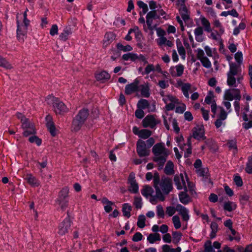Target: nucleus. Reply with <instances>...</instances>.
Here are the masks:
<instances>
[{
    "label": "nucleus",
    "instance_id": "nucleus-1",
    "mask_svg": "<svg viewBox=\"0 0 252 252\" xmlns=\"http://www.w3.org/2000/svg\"><path fill=\"white\" fill-rule=\"evenodd\" d=\"M153 186L156 190V196L161 201L165 200L164 195L168 194L173 189L172 180L165 176L160 179L157 172L154 174Z\"/></svg>",
    "mask_w": 252,
    "mask_h": 252
},
{
    "label": "nucleus",
    "instance_id": "nucleus-2",
    "mask_svg": "<svg viewBox=\"0 0 252 252\" xmlns=\"http://www.w3.org/2000/svg\"><path fill=\"white\" fill-rule=\"evenodd\" d=\"M152 152L155 156L153 160L158 163L160 169L162 168L170 154L169 150L163 143H158L153 146Z\"/></svg>",
    "mask_w": 252,
    "mask_h": 252
},
{
    "label": "nucleus",
    "instance_id": "nucleus-3",
    "mask_svg": "<svg viewBox=\"0 0 252 252\" xmlns=\"http://www.w3.org/2000/svg\"><path fill=\"white\" fill-rule=\"evenodd\" d=\"M89 114L87 109L80 110L72 121L71 130L75 132L79 130L86 121Z\"/></svg>",
    "mask_w": 252,
    "mask_h": 252
},
{
    "label": "nucleus",
    "instance_id": "nucleus-4",
    "mask_svg": "<svg viewBox=\"0 0 252 252\" xmlns=\"http://www.w3.org/2000/svg\"><path fill=\"white\" fill-rule=\"evenodd\" d=\"M48 104H52L54 112L56 114H63L68 112V109L65 105L58 98L52 95H49L46 98Z\"/></svg>",
    "mask_w": 252,
    "mask_h": 252
},
{
    "label": "nucleus",
    "instance_id": "nucleus-5",
    "mask_svg": "<svg viewBox=\"0 0 252 252\" xmlns=\"http://www.w3.org/2000/svg\"><path fill=\"white\" fill-rule=\"evenodd\" d=\"M17 118L20 120L22 124V127L25 129L23 132V135L27 137L31 134H34L36 133L34 124L26 118L21 113L17 114Z\"/></svg>",
    "mask_w": 252,
    "mask_h": 252
},
{
    "label": "nucleus",
    "instance_id": "nucleus-6",
    "mask_svg": "<svg viewBox=\"0 0 252 252\" xmlns=\"http://www.w3.org/2000/svg\"><path fill=\"white\" fill-rule=\"evenodd\" d=\"M69 189L68 187H64L59 192L56 202L60 206L61 209L64 211L68 205V193Z\"/></svg>",
    "mask_w": 252,
    "mask_h": 252
},
{
    "label": "nucleus",
    "instance_id": "nucleus-7",
    "mask_svg": "<svg viewBox=\"0 0 252 252\" xmlns=\"http://www.w3.org/2000/svg\"><path fill=\"white\" fill-rule=\"evenodd\" d=\"M241 95L240 91L238 89H230L226 90L224 94V99L228 101H232L233 99L240 100Z\"/></svg>",
    "mask_w": 252,
    "mask_h": 252
},
{
    "label": "nucleus",
    "instance_id": "nucleus-8",
    "mask_svg": "<svg viewBox=\"0 0 252 252\" xmlns=\"http://www.w3.org/2000/svg\"><path fill=\"white\" fill-rule=\"evenodd\" d=\"M136 152L140 157H145L150 155V151L145 141L139 139L136 143Z\"/></svg>",
    "mask_w": 252,
    "mask_h": 252
},
{
    "label": "nucleus",
    "instance_id": "nucleus-9",
    "mask_svg": "<svg viewBox=\"0 0 252 252\" xmlns=\"http://www.w3.org/2000/svg\"><path fill=\"white\" fill-rule=\"evenodd\" d=\"M71 222L69 217L66 218L58 227V234L60 235H64L68 233L71 226Z\"/></svg>",
    "mask_w": 252,
    "mask_h": 252
},
{
    "label": "nucleus",
    "instance_id": "nucleus-10",
    "mask_svg": "<svg viewBox=\"0 0 252 252\" xmlns=\"http://www.w3.org/2000/svg\"><path fill=\"white\" fill-rule=\"evenodd\" d=\"M140 81L138 78H136L133 82L127 84L125 87V94L127 95H130L139 91Z\"/></svg>",
    "mask_w": 252,
    "mask_h": 252
},
{
    "label": "nucleus",
    "instance_id": "nucleus-11",
    "mask_svg": "<svg viewBox=\"0 0 252 252\" xmlns=\"http://www.w3.org/2000/svg\"><path fill=\"white\" fill-rule=\"evenodd\" d=\"M158 123L153 115H147L142 121V126L144 127L154 128Z\"/></svg>",
    "mask_w": 252,
    "mask_h": 252
},
{
    "label": "nucleus",
    "instance_id": "nucleus-12",
    "mask_svg": "<svg viewBox=\"0 0 252 252\" xmlns=\"http://www.w3.org/2000/svg\"><path fill=\"white\" fill-rule=\"evenodd\" d=\"M175 184L177 186L178 189H184V190L188 191L187 187L186 186V182L182 174L179 175H176L174 178Z\"/></svg>",
    "mask_w": 252,
    "mask_h": 252
},
{
    "label": "nucleus",
    "instance_id": "nucleus-13",
    "mask_svg": "<svg viewBox=\"0 0 252 252\" xmlns=\"http://www.w3.org/2000/svg\"><path fill=\"white\" fill-rule=\"evenodd\" d=\"M177 212L182 218L184 221H188L189 219V211L186 207L180 204H177Z\"/></svg>",
    "mask_w": 252,
    "mask_h": 252
},
{
    "label": "nucleus",
    "instance_id": "nucleus-14",
    "mask_svg": "<svg viewBox=\"0 0 252 252\" xmlns=\"http://www.w3.org/2000/svg\"><path fill=\"white\" fill-rule=\"evenodd\" d=\"M130 186L128 190L133 193H136L138 191V185L134 179V177L130 174L128 178Z\"/></svg>",
    "mask_w": 252,
    "mask_h": 252
},
{
    "label": "nucleus",
    "instance_id": "nucleus-15",
    "mask_svg": "<svg viewBox=\"0 0 252 252\" xmlns=\"http://www.w3.org/2000/svg\"><path fill=\"white\" fill-rule=\"evenodd\" d=\"M46 121L47 127L49 130L51 135L53 136L56 135V127L55 125L52 121V117L50 115H47L46 117Z\"/></svg>",
    "mask_w": 252,
    "mask_h": 252
},
{
    "label": "nucleus",
    "instance_id": "nucleus-16",
    "mask_svg": "<svg viewBox=\"0 0 252 252\" xmlns=\"http://www.w3.org/2000/svg\"><path fill=\"white\" fill-rule=\"evenodd\" d=\"M142 96L148 98L150 95V87L148 83L139 84V91Z\"/></svg>",
    "mask_w": 252,
    "mask_h": 252
},
{
    "label": "nucleus",
    "instance_id": "nucleus-17",
    "mask_svg": "<svg viewBox=\"0 0 252 252\" xmlns=\"http://www.w3.org/2000/svg\"><path fill=\"white\" fill-rule=\"evenodd\" d=\"M176 69V72H175L172 68H171L170 69V72L171 75L173 77H180L182 75L184 70V66L183 65L180 64L176 65L175 67Z\"/></svg>",
    "mask_w": 252,
    "mask_h": 252
},
{
    "label": "nucleus",
    "instance_id": "nucleus-18",
    "mask_svg": "<svg viewBox=\"0 0 252 252\" xmlns=\"http://www.w3.org/2000/svg\"><path fill=\"white\" fill-rule=\"evenodd\" d=\"M178 84L181 86L182 92L186 98H189V91L191 89V85L189 83H183L181 81H178Z\"/></svg>",
    "mask_w": 252,
    "mask_h": 252
},
{
    "label": "nucleus",
    "instance_id": "nucleus-19",
    "mask_svg": "<svg viewBox=\"0 0 252 252\" xmlns=\"http://www.w3.org/2000/svg\"><path fill=\"white\" fill-rule=\"evenodd\" d=\"M97 80L104 82L110 78V75L105 71H102L95 74Z\"/></svg>",
    "mask_w": 252,
    "mask_h": 252
},
{
    "label": "nucleus",
    "instance_id": "nucleus-20",
    "mask_svg": "<svg viewBox=\"0 0 252 252\" xmlns=\"http://www.w3.org/2000/svg\"><path fill=\"white\" fill-rule=\"evenodd\" d=\"M187 191H181L179 194L180 201L184 205H187L191 202V198L187 193Z\"/></svg>",
    "mask_w": 252,
    "mask_h": 252
},
{
    "label": "nucleus",
    "instance_id": "nucleus-21",
    "mask_svg": "<svg viewBox=\"0 0 252 252\" xmlns=\"http://www.w3.org/2000/svg\"><path fill=\"white\" fill-rule=\"evenodd\" d=\"M193 137L197 140L205 139L204 131L201 127L195 128L193 132Z\"/></svg>",
    "mask_w": 252,
    "mask_h": 252
},
{
    "label": "nucleus",
    "instance_id": "nucleus-22",
    "mask_svg": "<svg viewBox=\"0 0 252 252\" xmlns=\"http://www.w3.org/2000/svg\"><path fill=\"white\" fill-rule=\"evenodd\" d=\"M101 202L105 205L104 208L106 213H109L112 211L113 209L112 206L114 205V202L109 201L106 197H103L101 199Z\"/></svg>",
    "mask_w": 252,
    "mask_h": 252
},
{
    "label": "nucleus",
    "instance_id": "nucleus-23",
    "mask_svg": "<svg viewBox=\"0 0 252 252\" xmlns=\"http://www.w3.org/2000/svg\"><path fill=\"white\" fill-rule=\"evenodd\" d=\"M26 179L28 183L32 187H36L40 185L39 181L31 174L27 175Z\"/></svg>",
    "mask_w": 252,
    "mask_h": 252
},
{
    "label": "nucleus",
    "instance_id": "nucleus-24",
    "mask_svg": "<svg viewBox=\"0 0 252 252\" xmlns=\"http://www.w3.org/2000/svg\"><path fill=\"white\" fill-rule=\"evenodd\" d=\"M179 10L182 18L185 22H187L189 19V12L187 7H180Z\"/></svg>",
    "mask_w": 252,
    "mask_h": 252
},
{
    "label": "nucleus",
    "instance_id": "nucleus-25",
    "mask_svg": "<svg viewBox=\"0 0 252 252\" xmlns=\"http://www.w3.org/2000/svg\"><path fill=\"white\" fill-rule=\"evenodd\" d=\"M203 29L201 27H198L194 30L195 39L197 42H201L203 41Z\"/></svg>",
    "mask_w": 252,
    "mask_h": 252
},
{
    "label": "nucleus",
    "instance_id": "nucleus-26",
    "mask_svg": "<svg viewBox=\"0 0 252 252\" xmlns=\"http://www.w3.org/2000/svg\"><path fill=\"white\" fill-rule=\"evenodd\" d=\"M141 194L146 197L152 196L154 192L153 188L149 186H144L143 188L141 190Z\"/></svg>",
    "mask_w": 252,
    "mask_h": 252
},
{
    "label": "nucleus",
    "instance_id": "nucleus-27",
    "mask_svg": "<svg viewBox=\"0 0 252 252\" xmlns=\"http://www.w3.org/2000/svg\"><path fill=\"white\" fill-rule=\"evenodd\" d=\"M132 210L131 206L128 203H125L122 206V212L124 216L129 218L130 216V212Z\"/></svg>",
    "mask_w": 252,
    "mask_h": 252
},
{
    "label": "nucleus",
    "instance_id": "nucleus-28",
    "mask_svg": "<svg viewBox=\"0 0 252 252\" xmlns=\"http://www.w3.org/2000/svg\"><path fill=\"white\" fill-rule=\"evenodd\" d=\"M115 34L112 32H107L105 33L104 39V44L107 45L115 39Z\"/></svg>",
    "mask_w": 252,
    "mask_h": 252
},
{
    "label": "nucleus",
    "instance_id": "nucleus-29",
    "mask_svg": "<svg viewBox=\"0 0 252 252\" xmlns=\"http://www.w3.org/2000/svg\"><path fill=\"white\" fill-rule=\"evenodd\" d=\"M164 172L166 175H172L174 173V164L171 161H168L165 167Z\"/></svg>",
    "mask_w": 252,
    "mask_h": 252
},
{
    "label": "nucleus",
    "instance_id": "nucleus-30",
    "mask_svg": "<svg viewBox=\"0 0 252 252\" xmlns=\"http://www.w3.org/2000/svg\"><path fill=\"white\" fill-rule=\"evenodd\" d=\"M71 34V31L70 29L66 28L60 34L59 38L61 40L65 41L68 39V36Z\"/></svg>",
    "mask_w": 252,
    "mask_h": 252
},
{
    "label": "nucleus",
    "instance_id": "nucleus-31",
    "mask_svg": "<svg viewBox=\"0 0 252 252\" xmlns=\"http://www.w3.org/2000/svg\"><path fill=\"white\" fill-rule=\"evenodd\" d=\"M160 236L158 233H151L147 237V240L151 244H153L157 241H160Z\"/></svg>",
    "mask_w": 252,
    "mask_h": 252
},
{
    "label": "nucleus",
    "instance_id": "nucleus-32",
    "mask_svg": "<svg viewBox=\"0 0 252 252\" xmlns=\"http://www.w3.org/2000/svg\"><path fill=\"white\" fill-rule=\"evenodd\" d=\"M162 100L166 104H167L168 102L177 104L179 103V100L175 96L171 94L165 96L163 98Z\"/></svg>",
    "mask_w": 252,
    "mask_h": 252
},
{
    "label": "nucleus",
    "instance_id": "nucleus-33",
    "mask_svg": "<svg viewBox=\"0 0 252 252\" xmlns=\"http://www.w3.org/2000/svg\"><path fill=\"white\" fill-rule=\"evenodd\" d=\"M210 227L211 229V232L210 234V238L211 239H213L216 236V233L218 230V225L215 222H212Z\"/></svg>",
    "mask_w": 252,
    "mask_h": 252
},
{
    "label": "nucleus",
    "instance_id": "nucleus-34",
    "mask_svg": "<svg viewBox=\"0 0 252 252\" xmlns=\"http://www.w3.org/2000/svg\"><path fill=\"white\" fill-rule=\"evenodd\" d=\"M236 208V205L233 202L227 201L224 203L223 209L228 212H231Z\"/></svg>",
    "mask_w": 252,
    "mask_h": 252
},
{
    "label": "nucleus",
    "instance_id": "nucleus-35",
    "mask_svg": "<svg viewBox=\"0 0 252 252\" xmlns=\"http://www.w3.org/2000/svg\"><path fill=\"white\" fill-rule=\"evenodd\" d=\"M136 54L133 53H128L125 54L122 56V59L124 61H131L132 62H136Z\"/></svg>",
    "mask_w": 252,
    "mask_h": 252
},
{
    "label": "nucleus",
    "instance_id": "nucleus-36",
    "mask_svg": "<svg viewBox=\"0 0 252 252\" xmlns=\"http://www.w3.org/2000/svg\"><path fill=\"white\" fill-rule=\"evenodd\" d=\"M149 106V102L147 100L145 99H141L139 100L137 104V107L140 109H144L148 108Z\"/></svg>",
    "mask_w": 252,
    "mask_h": 252
},
{
    "label": "nucleus",
    "instance_id": "nucleus-37",
    "mask_svg": "<svg viewBox=\"0 0 252 252\" xmlns=\"http://www.w3.org/2000/svg\"><path fill=\"white\" fill-rule=\"evenodd\" d=\"M152 135V131L147 129L140 130V133L139 137L143 139H146L150 137Z\"/></svg>",
    "mask_w": 252,
    "mask_h": 252
},
{
    "label": "nucleus",
    "instance_id": "nucleus-38",
    "mask_svg": "<svg viewBox=\"0 0 252 252\" xmlns=\"http://www.w3.org/2000/svg\"><path fill=\"white\" fill-rule=\"evenodd\" d=\"M201 21L202 25L204 27L205 31L208 32H211V28L209 21L205 18H202Z\"/></svg>",
    "mask_w": 252,
    "mask_h": 252
},
{
    "label": "nucleus",
    "instance_id": "nucleus-39",
    "mask_svg": "<svg viewBox=\"0 0 252 252\" xmlns=\"http://www.w3.org/2000/svg\"><path fill=\"white\" fill-rule=\"evenodd\" d=\"M117 47L119 50H121L124 52H129L132 50V48L130 45H126L124 46L120 43L117 44Z\"/></svg>",
    "mask_w": 252,
    "mask_h": 252
},
{
    "label": "nucleus",
    "instance_id": "nucleus-40",
    "mask_svg": "<svg viewBox=\"0 0 252 252\" xmlns=\"http://www.w3.org/2000/svg\"><path fill=\"white\" fill-rule=\"evenodd\" d=\"M145 217L144 215H140L138 218L137 225L140 228H143L145 226Z\"/></svg>",
    "mask_w": 252,
    "mask_h": 252
},
{
    "label": "nucleus",
    "instance_id": "nucleus-41",
    "mask_svg": "<svg viewBox=\"0 0 252 252\" xmlns=\"http://www.w3.org/2000/svg\"><path fill=\"white\" fill-rule=\"evenodd\" d=\"M0 66L6 69H10L11 68V64L1 56H0Z\"/></svg>",
    "mask_w": 252,
    "mask_h": 252
},
{
    "label": "nucleus",
    "instance_id": "nucleus-42",
    "mask_svg": "<svg viewBox=\"0 0 252 252\" xmlns=\"http://www.w3.org/2000/svg\"><path fill=\"white\" fill-rule=\"evenodd\" d=\"M172 221L176 229H178L181 227V221L178 216H174L172 218Z\"/></svg>",
    "mask_w": 252,
    "mask_h": 252
},
{
    "label": "nucleus",
    "instance_id": "nucleus-43",
    "mask_svg": "<svg viewBox=\"0 0 252 252\" xmlns=\"http://www.w3.org/2000/svg\"><path fill=\"white\" fill-rule=\"evenodd\" d=\"M177 211V205L176 207L168 206L166 208V214L169 217L172 216Z\"/></svg>",
    "mask_w": 252,
    "mask_h": 252
},
{
    "label": "nucleus",
    "instance_id": "nucleus-44",
    "mask_svg": "<svg viewBox=\"0 0 252 252\" xmlns=\"http://www.w3.org/2000/svg\"><path fill=\"white\" fill-rule=\"evenodd\" d=\"M177 49L179 55L183 59L185 60L186 58V51L181 42L179 44H177Z\"/></svg>",
    "mask_w": 252,
    "mask_h": 252
},
{
    "label": "nucleus",
    "instance_id": "nucleus-45",
    "mask_svg": "<svg viewBox=\"0 0 252 252\" xmlns=\"http://www.w3.org/2000/svg\"><path fill=\"white\" fill-rule=\"evenodd\" d=\"M173 243L177 244L180 241L182 234L181 232L178 231L173 232L172 233Z\"/></svg>",
    "mask_w": 252,
    "mask_h": 252
},
{
    "label": "nucleus",
    "instance_id": "nucleus-46",
    "mask_svg": "<svg viewBox=\"0 0 252 252\" xmlns=\"http://www.w3.org/2000/svg\"><path fill=\"white\" fill-rule=\"evenodd\" d=\"M238 73V66L235 63L230 64V70L227 74L236 75Z\"/></svg>",
    "mask_w": 252,
    "mask_h": 252
},
{
    "label": "nucleus",
    "instance_id": "nucleus-47",
    "mask_svg": "<svg viewBox=\"0 0 252 252\" xmlns=\"http://www.w3.org/2000/svg\"><path fill=\"white\" fill-rule=\"evenodd\" d=\"M134 32L136 35L139 33V30L137 27H135L133 29H130L128 32L127 34L125 37V39L127 41H130L132 39V37L130 35V34L132 32Z\"/></svg>",
    "mask_w": 252,
    "mask_h": 252
},
{
    "label": "nucleus",
    "instance_id": "nucleus-48",
    "mask_svg": "<svg viewBox=\"0 0 252 252\" xmlns=\"http://www.w3.org/2000/svg\"><path fill=\"white\" fill-rule=\"evenodd\" d=\"M236 80L234 75L227 74V83L229 86H235Z\"/></svg>",
    "mask_w": 252,
    "mask_h": 252
},
{
    "label": "nucleus",
    "instance_id": "nucleus-49",
    "mask_svg": "<svg viewBox=\"0 0 252 252\" xmlns=\"http://www.w3.org/2000/svg\"><path fill=\"white\" fill-rule=\"evenodd\" d=\"M157 214L158 218H164L165 216L164 211L161 205H158L157 207Z\"/></svg>",
    "mask_w": 252,
    "mask_h": 252
},
{
    "label": "nucleus",
    "instance_id": "nucleus-50",
    "mask_svg": "<svg viewBox=\"0 0 252 252\" xmlns=\"http://www.w3.org/2000/svg\"><path fill=\"white\" fill-rule=\"evenodd\" d=\"M155 70L154 65L153 64H148L145 68L143 72H142L143 75L145 74H149L151 72Z\"/></svg>",
    "mask_w": 252,
    "mask_h": 252
},
{
    "label": "nucleus",
    "instance_id": "nucleus-51",
    "mask_svg": "<svg viewBox=\"0 0 252 252\" xmlns=\"http://www.w3.org/2000/svg\"><path fill=\"white\" fill-rule=\"evenodd\" d=\"M204 252H215L210 241H207L204 244Z\"/></svg>",
    "mask_w": 252,
    "mask_h": 252
},
{
    "label": "nucleus",
    "instance_id": "nucleus-52",
    "mask_svg": "<svg viewBox=\"0 0 252 252\" xmlns=\"http://www.w3.org/2000/svg\"><path fill=\"white\" fill-rule=\"evenodd\" d=\"M29 141L32 143H35L37 146L41 144L42 140L36 136H32L29 138Z\"/></svg>",
    "mask_w": 252,
    "mask_h": 252
},
{
    "label": "nucleus",
    "instance_id": "nucleus-53",
    "mask_svg": "<svg viewBox=\"0 0 252 252\" xmlns=\"http://www.w3.org/2000/svg\"><path fill=\"white\" fill-rule=\"evenodd\" d=\"M200 61L205 67L209 68L211 67V63L207 57H206L203 58Z\"/></svg>",
    "mask_w": 252,
    "mask_h": 252
},
{
    "label": "nucleus",
    "instance_id": "nucleus-54",
    "mask_svg": "<svg viewBox=\"0 0 252 252\" xmlns=\"http://www.w3.org/2000/svg\"><path fill=\"white\" fill-rule=\"evenodd\" d=\"M159 16H157V10H151L149 12L147 15L146 18H151V19H157L158 18Z\"/></svg>",
    "mask_w": 252,
    "mask_h": 252
},
{
    "label": "nucleus",
    "instance_id": "nucleus-55",
    "mask_svg": "<svg viewBox=\"0 0 252 252\" xmlns=\"http://www.w3.org/2000/svg\"><path fill=\"white\" fill-rule=\"evenodd\" d=\"M133 204L137 209L141 208L142 207L141 198L140 197H135Z\"/></svg>",
    "mask_w": 252,
    "mask_h": 252
},
{
    "label": "nucleus",
    "instance_id": "nucleus-56",
    "mask_svg": "<svg viewBox=\"0 0 252 252\" xmlns=\"http://www.w3.org/2000/svg\"><path fill=\"white\" fill-rule=\"evenodd\" d=\"M213 97L214 95L213 92H209L208 95H207L205 98V102L208 104H212L213 101Z\"/></svg>",
    "mask_w": 252,
    "mask_h": 252
},
{
    "label": "nucleus",
    "instance_id": "nucleus-57",
    "mask_svg": "<svg viewBox=\"0 0 252 252\" xmlns=\"http://www.w3.org/2000/svg\"><path fill=\"white\" fill-rule=\"evenodd\" d=\"M195 52L197 53L196 57L200 61L203 58L206 57V56H205L204 52L202 49L198 48L195 51Z\"/></svg>",
    "mask_w": 252,
    "mask_h": 252
},
{
    "label": "nucleus",
    "instance_id": "nucleus-58",
    "mask_svg": "<svg viewBox=\"0 0 252 252\" xmlns=\"http://www.w3.org/2000/svg\"><path fill=\"white\" fill-rule=\"evenodd\" d=\"M210 36L213 39L216 40V41H218L220 45H222V39L217 34L216 32V33L213 32H212L210 34Z\"/></svg>",
    "mask_w": 252,
    "mask_h": 252
},
{
    "label": "nucleus",
    "instance_id": "nucleus-59",
    "mask_svg": "<svg viewBox=\"0 0 252 252\" xmlns=\"http://www.w3.org/2000/svg\"><path fill=\"white\" fill-rule=\"evenodd\" d=\"M136 61H139V62H143L144 64L148 63L147 59L144 56H143L142 54H140L139 55L136 54Z\"/></svg>",
    "mask_w": 252,
    "mask_h": 252
},
{
    "label": "nucleus",
    "instance_id": "nucleus-60",
    "mask_svg": "<svg viewBox=\"0 0 252 252\" xmlns=\"http://www.w3.org/2000/svg\"><path fill=\"white\" fill-rule=\"evenodd\" d=\"M142 235L140 232H136L134 234L132 237V241L134 242H138L142 240Z\"/></svg>",
    "mask_w": 252,
    "mask_h": 252
},
{
    "label": "nucleus",
    "instance_id": "nucleus-61",
    "mask_svg": "<svg viewBox=\"0 0 252 252\" xmlns=\"http://www.w3.org/2000/svg\"><path fill=\"white\" fill-rule=\"evenodd\" d=\"M235 59L239 63H241L243 60V55L242 52H238L235 54Z\"/></svg>",
    "mask_w": 252,
    "mask_h": 252
},
{
    "label": "nucleus",
    "instance_id": "nucleus-62",
    "mask_svg": "<svg viewBox=\"0 0 252 252\" xmlns=\"http://www.w3.org/2000/svg\"><path fill=\"white\" fill-rule=\"evenodd\" d=\"M234 181L238 187H241L243 185L242 179L239 176H235Z\"/></svg>",
    "mask_w": 252,
    "mask_h": 252
},
{
    "label": "nucleus",
    "instance_id": "nucleus-63",
    "mask_svg": "<svg viewBox=\"0 0 252 252\" xmlns=\"http://www.w3.org/2000/svg\"><path fill=\"white\" fill-rule=\"evenodd\" d=\"M135 116L138 119H142L144 116L143 109H138L135 112Z\"/></svg>",
    "mask_w": 252,
    "mask_h": 252
},
{
    "label": "nucleus",
    "instance_id": "nucleus-64",
    "mask_svg": "<svg viewBox=\"0 0 252 252\" xmlns=\"http://www.w3.org/2000/svg\"><path fill=\"white\" fill-rule=\"evenodd\" d=\"M158 85L162 89H165L169 86V84L167 81L160 80L158 82Z\"/></svg>",
    "mask_w": 252,
    "mask_h": 252
}]
</instances>
